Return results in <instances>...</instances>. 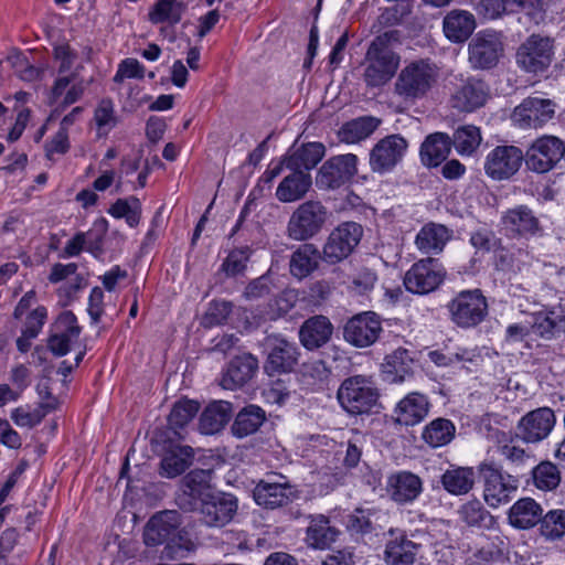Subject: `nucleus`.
<instances>
[{
    "label": "nucleus",
    "instance_id": "obj_31",
    "mask_svg": "<svg viewBox=\"0 0 565 565\" xmlns=\"http://www.w3.org/2000/svg\"><path fill=\"white\" fill-rule=\"evenodd\" d=\"M306 529V544L315 550H326L337 541L339 531L330 524L329 518L323 514L308 516Z\"/></svg>",
    "mask_w": 565,
    "mask_h": 565
},
{
    "label": "nucleus",
    "instance_id": "obj_43",
    "mask_svg": "<svg viewBox=\"0 0 565 565\" xmlns=\"http://www.w3.org/2000/svg\"><path fill=\"white\" fill-rule=\"evenodd\" d=\"M266 419L265 411L256 405H248L241 409L232 425L234 436L246 437L256 433Z\"/></svg>",
    "mask_w": 565,
    "mask_h": 565
},
{
    "label": "nucleus",
    "instance_id": "obj_29",
    "mask_svg": "<svg viewBox=\"0 0 565 565\" xmlns=\"http://www.w3.org/2000/svg\"><path fill=\"white\" fill-rule=\"evenodd\" d=\"M504 230L512 235L532 236L540 231L539 218L526 205H518L505 211L501 218Z\"/></svg>",
    "mask_w": 565,
    "mask_h": 565
},
{
    "label": "nucleus",
    "instance_id": "obj_13",
    "mask_svg": "<svg viewBox=\"0 0 565 565\" xmlns=\"http://www.w3.org/2000/svg\"><path fill=\"white\" fill-rule=\"evenodd\" d=\"M553 44L548 38L533 34L520 45L516 52L518 65L526 72L545 71L552 63Z\"/></svg>",
    "mask_w": 565,
    "mask_h": 565
},
{
    "label": "nucleus",
    "instance_id": "obj_22",
    "mask_svg": "<svg viewBox=\"0 0 565 565\" xmlns=\"http://www.w3.org/2000/svg\"><path fill=\"white\" fill-rule=\"evenodd\" d=\"M180 525V514L177 511H162L153 515L143 530V542L147 546H158L173 537Z\"/></svg>",
    "mask_w": 565,
    "mask_h": 565
},
{
    "label": "nucleus",
    "instance_id": "obj_49",
    "mask_svg": "<svg viewBox=\"0 0 565 565\" xmlns=\"http://www.w3.org/2000/svg\"><path fill=\"white\" fill-rule=\"evenodd\" d=\"M413 359L405 349H397L385 359V372L393 375L394 382H403L412 373Z\"/></svg>",
    "mask_w": 565,
    "mask_h": 565
},
{
    "label": "nucleus",
    "instance_id": "obj_11",
    "mask_svg": "<svg viewBox=\"0 0 565 565\" xmlns=\"http://www.w3.org/2000/svg\"><path fill=\"white\" fill-rule=\"evenodd\" d=\"M358 157L353 153L334 156L319 169L316 184L321 190H333L349 182L358 172Z\"/></svg>",
    "mask_w": 565,
    "mask_h": 565
},
{
    "label": "nucleus",
    "instance_id": "obj_24",
    "mask_svg": "<svg viewBox=\"0 0 565 565\" xmlns=\"http://www.w3.org/2000/svg\"><path fill=\"white\" fill-rule=\"evenodd\" d=\"M211 470L194 469L182 479V494L179 495V505L189 510L194 501H201L203 497L213 493L211 487Z\"/></svg>",
    "mask_w": 565,
    "mask_h": 565
},
{
    "label": "nucleus",
    "instance_id": "obj_28",
    "mask_svg": "<svg viewBox=\"0 0 565 565\" xmlns=\"http://www.w3.org/2000/svg\"><path fill=\"white\" fill-rule=\"evenodd\" d=\"M333 333V324L326 316L318 315L307 319L299 330L301 344L308 350H315L327 344Z\"/></svg>",
    "mask_w": 565,
    "mask_h": 565
},
{
    "label": "nucleus",
    "instance_id": "obj_37",
    "mask_svg": "<svg viewBox=\"0 0 565 565\" xmlns=\"http://www.w3.org/2000/svg\"><path fill=\"white\" fill-rule=\"evenodd\" d=\"M193 448L185 445H173L169 447L160 463V475L167 478H174L183 473L193 462Z\"/></svg>",
    "mask_w": 565,
    "mask_h": 565
},
{
    "label": "nucleus",
    "instance_id": "obj_62",
    "mask_svg": "<svg viewBox=\"0 0 565 565\" xmlns=\"http://www.w3.org/2000/svg\"><path fill=\"white\" fill-rule=\"evenodd\" d=\"M46 308L43 306L36 307L26 316L24 328L22 329V331L28 333L30 337L36 338L41 332L46 321Z\"/></svg>",
    "mask_w": 565,
    "mask_h": 565
},
{
    "label": "nucleus",
    "instance_id": "obj_53",
    "mask_svg": "<svg viewBox=\"0 0 565 565\" xmlns=\"http://www.w3.org/2000/svg\"><path fill=\"white\" fill-rule=\"evenodd\" d=\"M200 409L199 403L191 399L177 402L169 415V425L172 428H183L189 424Z\"/></svg>",
    "mask_w": 565,
    "mask_h": 565
},
{
    "label": "nucleus",
    "instance_id": "obj_46",
    "mask_svg": "<svg viewBox=\"0 0 565 565\" xmlns=\"http://www.w3.org/2000/svg\"><path fill=\"white\" fill-rule=\"evenodd\" d=\"M186 10V4L180 0H158L148 13L149 21L153 24L179 23Z\"/></svg>",
    "mask_w": 565,
    "mask_h": 565
},
{
    "label": "nucleus",
    "instance_id": "obj_51",
    "mask_svg": "<svg viewBox=\"0 0 565 565\" xmlns=\"http://www.w3.org/2000/svg\"><path fill=\"white\" fill-rule=\"evenodd\" d=\"M195 550V543L186 536V533L177 529L173 537L160 552V559L172 561L186 556L188 553Z\"/></svg>",
    "mask_w": 565,
    "mask_h": 565
},
{
    "label": "nucleus",
    "instance_id": "obj_1",
    "mask_svg": "<svg viewBox=\"0 0 565 565\" xmlns=\"http://www.w3.org/2000/svg\"><path fill=\"white\" fill-rule=\"evenodd\" d=\"M399 42V32L386 31L370 44L364 57L363 81L367 87L385 85L396 73L399 57L391 50V44Z\"/></svg>",
    "mask_w": 565,
    "mask_h": 565
},
{
    "label": "nucleus",
    "instance_id": "obj_47",
    "mask_svg": "<svg viewBox=\"0 0 565 565\" xmlns=\"http://www.w3.org/2000/svg\"><path fill=\"white\" fill-rule=\"evenodd\" d=\"M456 433V427L451 420L446 418H436L431 420L423 431V439L430 447L437 448L449 444Z\"/></svg>",
    "mask_w": 565,
    "mask_h": 565
},
{
    "label": "nucleus",
    "instance_id": "obj_17",
    "mask_svg": "<svg viewBox=\"0 0 565 565\" xmlns=\"http://www.w3.org/2000/svg\"><path fill=\"white\" fill-rule=\"evenodd\" d=\"M489 95V87L482 79L469 77L455 88L449 103L460 113H472L484 106Z\"/></svg>",
    "mask_w": 565,
    "mask_h": 565
},
{
    "label": "nucleus",
    "instance_id": "obj_58",
    "mask_svg": "<svg viewBox=\"0 0 565 565\" xmlns=\"http://www.w3.org/2000/svg\"><path fill=\"white\" fill-rule=\"evenodd\" d=\"M107 232V222L105 220H100L95 222L93 228L88 232L84 233L86 237L85 247L86 250L92 253L95 256H98L103 253V242Z\"/></svg>",
    "mask_w": 565,
    "mask_h": 565
},
{
    "label": "nucleus",
    "instance_id": "obj_56",
    "mask_svg": "<svg viewBox=\"0 0 565 565\" xmlns=\"http://www.w3.org/2000/svg\"><path fill=\"white\" fill-rule=\"evenodd\" d=\"M250 248L249 247H241L233 249L227 257L223 260L221 269L227 276H236L243 274L246 269L247 262L250 257Z\"/></svg>",
    "mask_w": 565,
    "mask_h": 565
},
{
    "label": "nucleus",
    "instance_id": "obj_5",
    "mask_svg": "<svg viewBox=\"0 0 565 565\" xmlns=\"http://www.w3.org/2000/svg\"><path fill=\"white\" fill-rule=\"evenodd\" d=\"M362 226L355 222H344L329 234L323 248L322 259L331 265L348 258L361 241Z\"/></svg>",
    "mask_w": 565,
    "mask_h": 565
},
{
    "label": "nucleus",
    "instance_id": "obj_15",
    "mask_svg": "<svg viewBox=\"0 0 565 565\" xmlns=\"http://www.w3.org/2000/svg\"><path fill=\"white\" fill-rule=\"evenodd\" d=\"M524 160L522 150L515 146H498L486 157L484 171L492 180H507L514 175Z\"/></svg>",
    "mask_w": 565,
    "mask_h": 565
},
{
    "label": "nucleus",
    "instance_id": "obj_50",
    "mask_svg": "<svg viewBox=\"0 0 565 565\" xmlns=\"http://www.w3.org/2000/svg\"><path fill=\"white\" fill-rule=\"evenodd\" d=\"M108 213L115 218H126L130 227H135L140 222L141 203L138 198L129 196L127 199H118L108 210Z\"/></svg>",
    "mask_w": 565,
    "mask_h": 565
},
{
    "label": "nucleus",
    "instance_id": "obj_16",
    "mask_svg": "<svg viewBox=\"0 0 565 565\" xmlns=\"http://www.w3.org/2000/svg\"><path fill=\"white\" fill-rule=\"evenodd\" d=\"M408 147L407 140L401 135H390L381 139L370 152L372 171L386 173L403 159Z\"/></svg>",
    "mask_w": 565,
    "mask_h": 565
},
{
    "label": "nucleus",
    "instance_id": "obj_19",
    "mask_svg": "<svg viewBox=\"0 0 565 565\" xmlns=\"http://www.w3.org/2000/svg\"><path fill=\"white\" fill-rule=\"evenodd\" d=\"M81 328L77 324L75 315L71 311L62 312L52 327L47 339L49 350L56 356H63L71 350L72 344L77 341Z\"/></svg>",
    "mask_w": 565,
    "mask_h": 565
},
{
    "label": "nucleus",
    "instance_id": "obj_7",
    "mask_svg": "<svg viewBox=\"0 0 565 565\" xmlns=\"http://www.w3.org/2000/svg\"><path fill=\"white\" fill-rule=\"evenodd\" d=\"M446 271L438 259L427 257L412 265L404 275L406 290L416 295H427L439 287Z\"/></svg>",
    "mask_w": 565,
    "mask_h": 565
},
{
    "label": "nucleus",
    "instance_id": "obj_26",
    "mask_svg": "<svg viewBox=\"0 0 565 565\" xmlns=\"http://www.w3.org/2000/svg\"><path fill=\"white\" fill-rule=\"evenodd\" d=\"M256 503L265 509H277L295 499L294 488L289 483L259 481L253 491Z\"/></svg>",
    "mask_w": 565,
    "mask_h": 565
},
{
    "label": "nucleus",
    "instance_id": "obj_52",
    "mask_svg": "<svg viewBox=\"0 0 565 565\" xmlns=\"http://www.w3.org/2000/svg\"><path fill=\"white\" fill-rule=\"evenodd\" d=\"M94 120L97 127V135L99 137L107 136L108 132L115 128L118 124V118L116 116L114 103L108 99H102L95 111H94Z\"/></svg>",
    "mask_w": 565,
    "mask_h": 565
},
{
    "label": "nucleus",
    "instance_id": "obj_12",
    "mask_svg": "<svg viewBox=\"0 0 565 565\" xmlns=\"http://www.w3.org/2000/svg\"><path fill=\"white\" fill-rule=\"evenodd\" d=\"M480 472L483 478L484 501L492 508L507 503L518 489V480L513 476L502 472L492 465H481Z\"/></svg>",
    "mask_w": 565,
    "mask_h": 565
},
{
    "label": "nucleus",
    "instance_id": "obj_8",
    "mask_svg": "<svg viewBox=\"0 0 565 565\" xmlns=\"http://www.w3.org/2000/svg\"><path fill=\"white\" fill-rule=\"evenodd\" d=\"M448 308L451 320L460 328L476 327L488 313L486 297L478 289L461 291Z\"/></svg>",
    "mask_w": 565,
    "mask_h": 565
},
{
    "label": "nucleus",
    "instance_id": "obj_44",
    "mask_svg": "<svg viewBox=\"0 0 565 565\" xmlns=\"http://www.w3.org/2000/svg\"><path fill=\"white\" fill-rule=\"evenodd\" d=\"M441 483L445 490L451 494H466L473 488L475 471L469 467L448 469L441 477Z\"/></svg>",
    "mask_w": 565,
    "mask_h": 565
},
{
    "label": "nucleus",
    "instance_id": "obj_23",
    "mask_svg": "<svg viewBox=\"0 0 565 565\" xmlns=\"http://www.w3.org/2000/svg\"><path fill=\"white\" fill-rule=\"evenodd\" d=\"M270 348L265 370L269 375L290 372L298 361V350L295 343L273 337L267 339Z\"/></svg>",
    "mask_w": 565,
    "mask_h": 565
},
{
    "label": "nucleus",
    "instance_id": "obj_35",
    "mask_svg": "<svg viewBox=\"0 0 565 565\" xmlns=\"http://www.w3.org/2000/svg\"><path fill=\"white\" fill-rule=\"evenodd\" d=\"M543 514L542 507L532 498L519 499L509 509L510 525L519 530H527L540 523Z\"/></svg>",
    "mask_w": 565,
    "mask_h": 565
},
{
    "label": "nucleus",
    "instance_id": "obj_34",
    "mask_svg": "<svg viewBox=\"0 0 565 565\" xmlns=\"http://www.w3.org/2000/svg\"><path fill=\"white\" fill-rule=\"evenodd\" d=\"M292 172L286 175L276 189V198L282 203H292L300 201L309 192L312 180L308 172L291 170Z\"/></svg>",
    "mask_w": 565,
    "mask_h": 565
},
{
    "label": "nucleus",
    "instance_id": "obj_21",
    "mask_svg": "<svg viewBox=\"0 0 565 565\" xmlns=\"http://www.w3.org/2000/svg\"><path fill=\"white\" fill-rule=\"evenodd\" d=\"M386 493L397 504L414 502L423 492L422 479L411 471L391 473L386 480Z\"/></svg>",
    "mask_w": 565,
    "mask_h": 565
},
{
    "label": "nucleus",
    "instance_id": "obj_63",
    "mask_svg": "<svg viewBox=\"0 0 565 565\" xmlns=\"http://www.w3.org/2000/svg\"><path fill=\"white\" fill-rule=\"evenodd\" d=\"M232 312V303L228 301H214L211 303L205 315L206 326H217L224 323Z\"/></svg>",
    "mask_w": 565,
    "mask_h": 565
},
{
    "label": "nucleus",
    "instance_id": "obj_42",
    "mask_svg": "<svg viewBox=\"0 0 565 565\" xmlns=\"http://www.w3.org/2000/svg\"><path fill=\"white\" fill-rule=\"evenodd\" d=\"M232 405L220 401L210 404L200 416V431L204 435L218 433L230 420Z\"/></svg>",
    "mask_w": 565,
    "mask_h": 565
},
{
    "label": "nucleus",
    "instance_id": "obj_10",
    "mask_svg": "<svg viewBox=\"0 0 565 565\" xmlns=\"http://www.w3.org/2000/svg\"><path fill=\"white\" fill-rule=\"evenodd\" d=\"M503 51L499 33L479 32L468 45V62L473 70H490L499 63Z\"/></svg>",
    "mask_w": 565,
    "mask_h": 565
},
{
    "label": "nucleus",
    "instance_id": "obj_20",
    "mask_svg": "<svg viewBox=\"0 0 565 565\" xmlns=\"http://www.w3.org/2000/svg\"><path fill=\"white\" fill-rule=\"evenodd\" d=\"M555 414L550 407H540L524 415L518 424V430L525 443H539L545 439L555 426Z\"/></svg>",
    "mask_w": 565,
    "mask_h": 565
},
{
    "label": "nucleus",
    "instance_id": "obj_2",
    "mask_svg": "<svg viewBox=\"0 0 565 565\" xmlns=\"http://www.w3.org/2000/svg\"><path fill=\"white\" fill-rule=\"evenodd\" d=\"M439 68L428 60H418L404 66L394 83V95L413 105L424 98L436 85Z\"/></svg>",
    "mask_w": 565,
    "mask_h": 565
},
{
    "label": "nucleus",
    "instance_id": "obj_54",
    "mask_svg": "<svg viewBox=\"0 0 565 565\" xmlns=\"http://www.w3.org/2000/svg\"><path fill=\"white\" fill-rule=\"evenodd\" d=\"M541 533L547 539H559L565 534V511L552 510L542 514Z\"/></svg>",
    "mask_w": 565,
    "mask_h": 565
},
{
    "label": "nucleus",
    "instance_id": "obj_6",
    "mask_svg": "<svg viewBox=\"0 0 565 565\" xmlns=\"http://www.w3.org/2000/svg\"><path fill=\"white\" fill-rule=\"evenodd\" d=\"M188 511H198L201 522L207 526H224L235 515L237 500L232 494L213 492L201 501H194Z\"/></svg>",
    "mask_w": 565,
    "mask_h": 565
},
{
    "label": "nucleus",
    "instance_id": "obj_9",
    "mask_svg": "<svg viewBox=\"0 0 565 565\" xmlns=\"http://www.w3.org/2000/svg\"><path fill=\"white\" fill-rule=\"evenodd\" d=\"M565 154L564 142L551 135L536 138L527 148L524 161L529 170L545 173L552 170Z\"/></svg>",
    "mask_w": 565,
    "mask_h": 565
},
{
    "label": "nucleus",
    "instance_id": "obj_25",
    "mask_svg": "<svg viewBox=\"0 0 565 565\" xmlns=\"http://www.w3.org/2000/svg\"><path fill=\"white\" fill-rule=\"evenodd\" d=\"M258 370V361L249 353L237 355L231 360L224 372L221 385L226 390H236L253 379Z\"/></svg>",
    "mask_w": 565,
    "mask_h": 565
},
{
    "label": "nucleus",
    "instance_id": "obj_30",
    "mask_svg": "<svg viewBox=\"0 0 565 565\" xmlns=\"http://www.w3.org/2000/svg\"><path fill=\"white\" fill-rule=\"evenodd\" d=\"M326 148L321 142H308L299 147L294 146L284 156V162L289 170L309 171L324 157Z\"/></svg>",
    "mask_w": 565,
    "mask_h": 565
},
{
    "label": "nucleus",
    "instance_id": "obj_61",
    "mask_svg": "<svg viewBox=\"0 0 565 565\" xmlns=\"http://www.w3.org/2000/svg\"><path fill=\"white\" fill-rule=\"evenodd\" d=\"M145 67L136 58H126L121 61L117 73L114 76L115 83H122L125 78H143Z\"/></svg>",
    "mask_w": 565,
    "mask_h": 565
},
{
    "label": "nucleus",
    "instance_id": "obj_41",
    "mask_svg": "<svg viewBox=\"0 0 565 565\" xmlns=\"http://www.w3.org/2000/svg\"><path fill=\"white\" fill-rule=\"evenodd\" d=\"M449 231L440 224H426L416 235L415 244L424 254L440 253L449 239Z\"/></svg>",
    "mask_w": 565,
    "mask_h": 565
},
{
    "label": "nucleus",
    "instance_id": "obj_48",
    "mask_svg": "<svg viewBox=\"0 0 565 565\" xmlns=\"http://www.w3.org/2000/svg\"><path fill=\"white\" fill-rule=\"evenodd\" d=\"M482 141L480 128L475 125L458 127L451 138V146L460 156H471Z\"/></svg>",
    "mask_w": 565,
    "mask_h": 565
},
{
    "label": "nucleus",
    "instance_id": "obj_14",
    "mask_svg": "<svg viewBox=\"0 0 565 565\" xmlns=\"http://www.w3.org/2000/svg\"><path fill=\"white\" fill-rule=\"evenodd\" d=\"M383 331L380 317L372 312L355 315L344 326V340L355 348H367L374 344Z\"/></svg>",
    "mask_w": 565,
    "mask_h": 565
},
{
    "label": "nucleus",
    "instance_id": "obj_38",
    "mask_svg": "<svg viewBox=\"0 0 565 565\" xmlns=\"http://www.w3.org/2000/svg\"><path fill=\"white\" fill-rule=\"evenodd\" d=\"M428 407L429 403L425 395L411 393L397 404L396 422L405 426L416 425L426 417Z\"/></svg>",
    "mask_w": 565,
    "mask_h": 565
},
{
    "label": "nucleus",
    "instance_id": "obj_60",
    "mask_svg": "<svg viewBox=\"0 0 565 565\" xmlns=\"http://www.w3.org/2000/svg\"><path fill=\"white\" fill-rule=\"evenodd\" d=\"M45 416V412L39 407L32 412L24 407H17L11 412V419L20 427H34L39 425Z\"/></svg>",
    "mask_w": 565,
    "mask_h": 565
},
{
    "label": "nucleus",
    "instance_id": "obj_55",
    "mask_svg": "<svg viewBox=\"0 0 565 565\" xmlns=\"http://www.w3.org/2000/svg\"><path fill=\"white\" fill-rule=\"evenodd\" d=\"M533 479L535 486L541 490L555 489L559 481V472L552 462H542L533 469Z\"/></svg>",
    "mask_w": 565,
    "mask_h": 565
},
{
    "label": "nucleus",
    "instance_id": "obj_45",
    "mask_svg": "<svg viewBox=\"0 0 565 565\" xmlns=\"http://www.w3.org/2000/svg\"><path fill=\"white\" fill-rule=\"evenodd\" d=\"M380 124L381 120L372 116L356 118L341 127L339 138L345 143H356L372 135Z\"/></svg>",
    "mask_w": 565,
    "mask_h": 565
},
{
    "label": "nucleus",
    "instance_id": "obj_39",
    "mask_svg": "<svg viewBox=\"0 0 565 565\" xmlns=\"http://www.w3.org/2000/svg\"><path fill=\"white\" fill-rule=\"evenodd\" d=\"M444 33L455 43L465 42L476 29L475 15L465 10H452L444 19Z\"/></svg>",
    "mask_w": 565,
    "mask_h": 565
},
{
    "label": "nucleus",
    "instance_id": "obj_32",
    "mask_svg": "<svg viewBox=\"0 0 565 565\" xmlns=\"http://www.w3.org/2000/svg\"><path fill=\"white\" fill-rule=\"evenodd\" d=\"M321 259L322 252H320L315 244H301L292 252L290 256V274L297 279H303L318 269Z\"/></svg>",
    "mask_w": 565,
    "mask_h": 565
},
{
    "label": "nucleus",
    "instance_id": "obj_4",
    "mask_svg": "<svg viewBox=\"0 0 565 565\" xmlns=\"http://www.w3.org/2000/svg\"><path fill=\"white\" fill-rule=\"evenodd\" d=\"M328 217L329 211L320 201H306L291 213L286 235L292 241L306 242L322 231Z\"/></svg>",
    "mask_w": 565,
    "mask_h": 565
},
{
    "label": "nucleus",
    "instance_id": "obj_18",
    "mask_svg": "<svg viewBox=\"0 0 565 565\" xmlns=\"http://www.w3.org/2000/svg\"><path fill=\"white\" fill-rule=\"evenodd\" d=\"M555 114L554 104L550 99L529 97L514 108L513 121L521 128H541Z\"/></svg>",
    "mask_w": 565,
    "mask_h": 565
},
{
    "label": "nucleus",
    "instance_id": "obj_33",
    "mask_svg": "<svg viewBox=\"0 0 565 565\" xmlns=\"http://www.w3.org/2000/svg\"><path fill=\"white\" fill-rule=\"evenodd\" d=\"M543 0H480L476 11L484 19L494 20L505 14H512L520 10L536 9Z\"/></svg>",
    "mask_w": 565,
    "mask_h": 565
},
{
    "label": "nucleus",
    "instance_id": "obj_27",
    "mask_svg": "<svg viewBox=\"0 0 565 565\" xmlns=\"http://www.w3.org/2000/svg\"><path fill=\"white\" fill-rule=\"evenodd\" d=\"M392 539L386 543L384 561L386 565H413L419 545L407 539L398 530H390Z\"/></svg>",
    "mask_w": 565,
    "mask_h": 565
},
{
    "label": "nucleus",
    "instance_id": "obj_3",
    "mask_svg": "<svg viewBox=\"0 0 565 565\" xmlns=\"http://www.w3.org/2000/svg\"><path fill=\"white\" fill-rule=\"evenodd\" d=\"M337 398L347 413L363 415L379 406L380 393L372 377L354 375L341 383Z\"/></svg>",
    "mask_w": 565,
    "mask_h": 565
},
{
    "label": "nucleus",
    "instance_id": "obj_36",
    "mask_svg": "<svg viewBox=\"0 0 565 565\" xmlns=\"http://www.w3.org/2000/svg\"><path fill=\"white\" fill-rule=\"evenodd\" d=\"M533 333L543 339H553L565 331V313L561 307L545 308L533 315Z\"/></svg>",
    "mask_w": 565,
    "mask_h": 565
},
{
    "label": "nucleus",
    "instance_id": "obj_57",
    "mask_svg": "<svg viewBox=\"0 0 565 565\" xmlns=\"http://www.w3.org/2000/svg\"><path fill=\"white\" fill-rule=\"evenodd\" d=\"M459 515L461 521L469 526H481L487 520L491 519L489 512L484 510L478 500L465 503L459 510Z\"/></svg>",
    "mask_w": 565,
    "mask_h": 565
},
{
    "label": "nucleus",
    "instance_id": "obj_64",
    "mask_svg": "<svg viewBox=\"0 0 565 565\" xmlns=\"http://www.w3.org/2000/svg\"><path fill=\"white\" fill-rule=\"evenodd\" d=\"M270 280L267 276H260L252 280L245 288L244 298L247 300H256L269 295Z\"/></svg>",
    "mask_w": 565,
    "mask_h": 565
},
{
    "label": "nucleus",
    "instance_id": "obj_40",
    "mask_svg": "<svg viewBox=\"0 0 565 565\" xmlns=\"http://www.w3.org/2000/svg\"><path fill=\"white\" fill-rule=\"evenodd\" d=\"M451 150V138L446 132L427 136L420 146V160L426 167H438Z\"/></svg>",
    "mask_w": 565,
    "mask_h": 565
},
{
    "label": "nucleus",
    "instance_id": "obj_59",
    "mask_svg": "<svg viewBox=\"0 0 565 565\" xmlns=\"http://www.w3.org/2000/svg\"><path fill=\"white\" fill-rule=\"evenodd\" d=\"M498 443L500 455L511 463L520 465L529 458L525 450L515 445L513 439H509L504 433H501V438L498 439Z\"/></svg>",
    "mask_w": 565,
    "mask_h": 565
}]
</instances>
